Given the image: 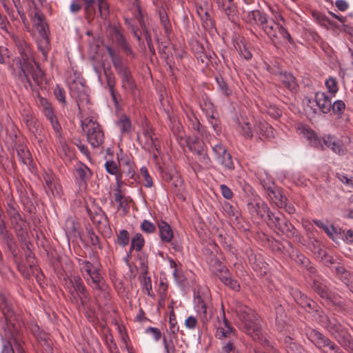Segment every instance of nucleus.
I'll return each mask as SVG.
<instances>
[{
    "label": "nucleus",
    "mask_w": 353,
    "mask_h": 353,
    "mask_svg": "<svg viewBox=\"0 0 353 353\" xmlns=\"http://www.w3.org/2000/svg\"><path fill=\"white\" fill-rule=\"evenodd\" d=\"M227 3L221 11L228 16L230 21H234L237 13L236 7L234 3V0H228Z\"/></svg>",
    "instance_id": "37998d69"
},
{
    "label": "nucleus",
    "mask_w": 353,
    "mask_h": 353,
    "mask_svg": "<svg viewBox=\"0 0 353 353\" xmlns=\"http://www.w3.org/2000/svg\"><path fill=\"white\" fill-rule=\"evenodd\" d=\"M254 132L260 136L270 137L273 135L272 128L265 121H259L254 125Z\"/></svg>",
    "instance_id": "473e14b6"
},
{
    "label": "nucleus",
    "mask_w": 353,
    "mask_h": 353,
    "mask_svg": "<svg viewBox=\"0 0 353 353\" xmlns=\"http://www.w3.org/2000/svg\"><path fill=\"white\" fill-rule=\"evenodd\" d=\"M268 224L279 235H285L288 238H294L297 236L296 228L282 214H270Z\"/></svg>",
    "instance_id": "1a4fd4ad"
},
{
    "label": "nucleus",
    "mask_w": 353,
    "mask_h": 353,
    "mask_svg": "<svg viewBox=\"0 0 353 353\" xmlns=\"http://www.w3.org/2000/svg\"><path fill=\"white\" fill-rule=\"evenodd\" d=\"M70 94L76 101L80 112L85 110L90 104L88 88L81 80H74L69 85Z\"/></svg>",
    "instance_id": "f8f14e48"
},
{
    "label": "nucleus",
    "mask_w": 353,
    "mask_h": 353,
    "mask_svg": "<svg viewBox=\"0 0 353 353\" xmlns=\"http://www.w3.org/2000/svg\"><path fill=\"white\" fill-rule=\"evenodd\" d=\"M77 262L81 273L87 283L94 290L105 292V285L100 272L99 263H91L83 259H78Z\"/></svg>",
    "instance_id": "39448f33"
},
{
    "label": "nucleus",
    "mask_w": 353,
    "mask_h": 353,
    "mask_svg": "<svg viewBox=\"0 0 353 353\" xmlns=\"http://www.w3.org/2000/svg\"><path fill=\"white\" fill-rule=\"evenodd\" d=\"M221 281L230 288L239 291L240 290V285L236 280L232 279L228 270L222 269L221 271V275L219 276Z\"/></svg>",
    "instance_id": "2f4dec72"
},
{
    "label": "nucleus",
    "mask_w": 353,
    "mask_h": 353,
    "mask_svg": "<svg viewBox=\"0 0 353 353\" xmlns=\"http://www.w3.org/2000/svg\"><path fill=\"white\" fill-rule=\"evenodd\" d=\"M190 124L189 127L194 130L195 132L197 133L199 136H201L202 137H207V132L205 130V128L201 125L199 120L195 117H190Z\"/></svg>",
    "instance_id": "79ce46f5"
},
{
    "label": "nucleus",
    "mask_w": 353,
    "mask_h": 353,
    "mask_svg": "<svg viewBox=\"0 0 353 353\" xmlns=\"http://www.w3.org/2000/svg\"><path fill=\"white\" fill-rule=\"evenodd\" d=\"M323 143L325 146L330 148L334 152L339 155L345 154L346 149L341 141L336 140L335 137L331 135H325L323 137Z\"/></svg>",
    "instance_id": "b1692460"
},
{
    "label": "nucleus",
    "mask_w": 353,
    "mask_h": 353,
    "mask_svg": "<svg viewBox=\"0 0 353 353\" xmlns=\"http://www.w3.org/2000/svg\"><path fill=\"white\" fill-rule=\"evenodd\" d=\"M345 109V104L342 100H336L332 104L331 110L334 114L341 115Z\"/></svg>",
    "instance_id": "052dcab7"
},
{
    "label": "nucleus",
    "mask_w": 353,
    "mask_h": 353,
    "mask_svg": "<svg viewBox=\"0 0 353 353\" xmlns=\"http://www.w3.org/2000/svg\"><path fill=\"white\" fill-rule=\"evenodd\" d=\"M263 186L267 190V194L270 200L277 207L283 208L285 205L286 197L283 195L280 189L276 188L271 180L265 182L261 181Z\"/></svg>",
    "instance_id": "2eb2a0df"
},
{
    "label": "nucleus",
    "mask_w": 353,
    "mask_h": 353,
    "mask_svg": "<svg viewBox=\"0 0 353 353\" xmlns=\"http://www.w3.org/2000/svg\"><path fill=\"white\" fill-rule=\"evenodd\" d=\"M228 152L226 148L221 143L215 144L212 146V152L214 155V159L216 161L220 159L225 153Z\"/></svg>",
    "instance_id": "e2e57ef3"
},
{
    "label": "nucleus",
    "mask_w": 353,
    "mask_h": 353,
    "mask_svg": "<svg viewBox=\"0 0 353 353\" xmlns=\"http://www.w3.org/2000/svg\"><path fill=\"white\" fill-rule=\"evenodd\" d=\"M87 212L94 223L103 226L108 225V218L99 206L93 205L87 208Z\"/></svg>",
    "instance_id": "aec40b11"
},
{
    "label": "nucleus",
    "mask_w": 353,
    "mask_h": 353,
    "mask_svg": "<svg viewBox=\"0 0 353 353\" xmlns=\"http://www.w3.org/2000/svg\"><path fill=\"white\" fill-rule=\"evenodd\" d=\"M136 10L139 13V24L141 28V35L137 34L134 31V36L137 37L138 40H139V41L141 39V37H143L144 39L147 41V43H148V48H149L150 52L152 54H154V48L151 44V42H152L151 37L146 29V26H145L144 19H143V14L141 10V7L138 3H136Z\"/></svg>",
    "instance_id": "6ab92c4d"
},
{
    "label": "nucleus",
    "mask_w": 353,
    "mask_h": 353,
    "mask_svg": "<svg viewBox=\"0 0 353 353\" xmlns=\"http://www.w3.org/2000/svg\"><path fill=\"white\" fill-rule=\"evenodd\" d=\"M279 80L283 85L291 92H295L298 88V84L294 76L288 72H281L279 74Z\"/></svg>",
    "instance_id": "bb28decb"
},
{
    "label": "nucleus",
    "mask_w": 353,
    "mask_h": 353,
    "mask_svg": "<svg viewBox=\"0 0 353 353\" xmlns=\"http://www.w3.org/2000/svg\"><path fill=\"white\" fill-rule=\"evenodd\" d=\"M36 103L44 116L54 111L51 103L47 99L42 97L40 94L37 95Z\"/></svg>",
    "instance_id": "4c0bfd02"
},
{
    "label": "nucleus",
    "mask_w": 353,
    "mask_h": 353,
    "mask_svg": "<svg viewBox=\"0 0 353 353\" xmlns=\"http://www.w3.org/2000/svg\"><path fill=\"white\" fill-rule=\"evenodd\" d=\"M19 55L12 59L10 65L13 72H18L22 81H26L32 88L30 75L37 85H41L44 80V73L34 61L30 45L22 38L13 37Z\"/></svg>",
    "instance_id": "f257e3e1"
},
{
    "label": "nucleus",
    "mask_w": 353,
    "mask_h": 353,
    "mask_svg": "<svg viewBox=\"0 0 353 353\" xmlns=\"http://www.w3.org/2000/svg\"><path fill=\"white\" fill-rule=\"evenodd\" d=\"M293 296L295 301L305 310L307 308L312 310L314 307L315 303L300 291H295Z\"/></svg>",
    "instance_id": "7c9ffc66"
},
{
    "label": "nucleus",
    "mask_w": 353,
    "mask_h": 353,
    "mask_svg": "<svg viewBox=\"0 0 353 353\" xmlns=\"http://www.w3.org/2000/svg\"><path fill=\"white\" fill-rule=\"evenodd\" d=\"M74 174L79 185H85L87 181L91 176V171L89 168L83 163L78 164L74 169Z\"/></svg>",
    "instance_id": "412c9836"
},
{
    "label": "nucleus",
    "mask_w": 353,
    "mask_h": 353,
    "mask_svg": "<svg viewBox=\"0 0 353 353\" xmlns=\"http://www.w3.org/2000/svg\"><path fill=\"white\" fill-rule=\"evenodd\" d=\"M0 243L6 245L10 250L15 246L14 236L8 229L6 222L0 223Z\"/></svg>",
    "instance_id": "393cba45"
},
{
    "label": "nucleus",
    "mask_w": 353,
    "mask_h": 353,
    "mask_svg": "<svg viewBox=\"0 0 353 353\" xmlns=\"http://www.w3.org/2000/svg\"><path fill=\"white\" fill-rule=\"evenodd\" d=\"M173 277L175 280V281L179 284V285H184V283H185L186 281V278L183 274V270L181 269V268H177V269H175L174 270H173Z\"/></svg>",
    "instance_id": "338daca9"
},
{
    "label": "nucleus",
    "mask_w": 353,
    "mask_h": 353,
    "mask_svg": "<svg viewBox=\"0 0 353 353\" xmlns=\"http://www.w3.org/2000/svg\"><path fill=\"white\" fill-rule=\"evenodd\" d=\"M0 3H1L6 13L9 16L12 21L17 20L18 18L15 14L14 10L8 3L7 0H0Z\"/></svg>",
    "instance_id": "680f3d73"
},
{
    "label": "nucleus",
    "mask_w": 353,
    "mask_h": 353,
    "mask_svg": "<svg viewBox=\"0 0 353 353\" xmlns=\"http://www.w3.org/2000/svg\"><path fill=\"white\" fill-rule=\"evenodd\" d=\"M251 16L254 21L261 25L262 28L268 23L267 14L259 10L252 11Z\"/></svg>",
    "instance_id": "3c124183"
},
{
    "label": "nucleus",
    "mask_w": 353,
    "mask_h": 353,
    "mask_svg": "<svg viewBox=\"0 0 353 353\" xmlns=\"http://www.w3.org/2000/svg\"><path fill=\"white\" fill-rule=\"evenodd\" d=\"M325 87L328 92L334 97L339 91L337 79L335 77H329L325 81Z\"/></svg>",
    "instance_id": "de8ad7c7"
},
{
    "label": "nucleus",
    "mask_w": 353,
    "mask_h": 353,
    "mask_svg": "<svg viewBox=\"0 0 353 353\" xmlns=\"http://www.w3.org/2000/svg\"><path fill=\"white\" fill-rule=\"evenodd\" d=\"M238 130L246 139H252L254 132L248 119H238Z\"/></svg>",
    "instance_id": "cd10ccee"
},
{
    "label": "nucleus",
    "mask_w": 353,
    "mask_h": 353,
    "mask_svg": "<svg viewBox=\"0 0 353 353\" xmlns=\"http://www.w3.org/2000/svg\"><path fill=\"white\" fill-rule=\"evenodd\" d=\"M42 176L43 187L47 194L49 196H60L62 188L55 174L51 170H45Z\"/></svg>",
    "instance_id": "ddd939ff"
},
{
    "label": "nucleus",
    "mask_w": 353,
    "mask_h": 353,
    "mask_svg": "<svg viewBox=\"0 0 353 353\" xmlns=\"http://www.w3.org/2000/svg\"><path fill=\"white\" fill-rule=\"evenodd\" d=\"M314 290L323 299H330V294L327 291V287L320 283L314 282L313 285Z\"/></svg>",
    "instance_id": "864d4df0"
},
{
    "label": "nucleus",
    "mask_w": 353,
    "mask_h": 353,
    "mask_svg": "<svg viewBox=\"0 0 353 353\" xmlns=\"http://www.w3.org/2000/svg\"><path fill=\"white\" fill-rule=\"evenodd\" d=\"M157 227L161 240L165 243H170L173 239V232L170 225L165 221H157Z\"/></svg>",
    "instance_id": "a878e982"
},
{
    "label": "nucleus",
    "mask_w": 353,
    "mask_h": 353,
    "mask_svg": "<svg viewBox=\"0 0 353 353\" xmlns=\"http://www.w3.org/2000/svg\"><path fill=\"white\" fill-rule=\"evenodd\" d=\"M236 44L240 55L245 60H250L252 57V54L244 41L241 40L240 42L237 43Z\"/></svg>",
    "instance_id": "6e6d98bb"
},
{
    "label": "nucleus",
    "mask_w": 353,
    "mask_h": 353,
    "mask_svg": "<svg viewBox=\"0 0 353 353\" xmlns=\"http://www.w3.org/2000/svg\"><path fill=\"white\" fill-rule=\"evenodd\" d=\"M0 310L8 322L7 327L9 329L6 335V340L2 339L3 345L1 353H15L12 342L14 343L17 349L23 348L20 333L14 323L15 316L12 303L1 292H0Z\"/></svg>",
    "instance_id": "7ed1b4c3"
},
{
    "label": "nucleus",
    "mask_w": 353,
    "mask_h": 353,
    "mask_svg": "<svg viewBox=\"0 0 353 353\" xmlns=\"http://www.w3.org/2000/svg\"><path fill=\"white\" fill-rule=\"evenodd\" d=\"M313 17L315 18L318 23H319L321 26L325 27L327 29L335 26V23L333 21H330L327 18V17L323 13L319 12H314Z\"/></svg>",
    "instance_id": "c03bdc74"
},
{
    "label": "nucleus",
    "mask_w": 353,
    "mask_h": 353,
    "mask_svg": "<svg viewBox=\"0 0 353 353\" xmlns=\"http://www.w3.org/2000/svg\"><path fill=\"white\" fill-rule=\"evenodd\" d=\"M336 273L344 283L349 282L350 273L343 266H337L336 268Z\"/></svg>",
    "instance_id": "bf43d9fd"
},
{
    "label": "nucleus",
    "mask_w": 353,
    "mask_h": 353,
    "mask_svg": "<svg viewBox=\"0 0 353 353\" xmlns=\"http://www.w3.org/2000/svg\"><path fill=\"white\" fill-rule=\"evenodd\" d=\"M303 134L310 140V143L314 147H319L321 145V140L316 137L314 132L307 128H303L301 130Z\"/></svg>",
    "instance_id": "49530a36"
},
{
    "label": "nucleus",
    "mask_w": 353,
    "mask_h": 353,
    "mask_svg": "<svg viewBox=\"0 0 353 353\" xmlns=\"http://www.w3.org/2000/svg\"><path fill=\"white\" fill-rule=\"evenodd\" d=\"M23 121L32 134H36L38 132L39 124L32 114H26L23 115Z\"/></svg>",
    "instance_id": "ea45409f"
},
{
    "label": "nucleus",
    "mask_w": 353,
    "mask_h": 353,
    "mask_svg": "<svg viewBox=\"0 0 353 353\" xmlns=\"http://www.w3.org/2000/svg\"><path fill=\"white\" fill-rule=\"evenodd\" d=\"M12 225L14 230L15 234L22 241H26L28 237V232L26 228V221L22 217L10 221Z\"/></svg>",
    "instance_id": "4be33fe9"
},
{
    "label": "nucleus",
    "mask_w": 353,
    "mask_h": 353,
    "mask_svg": "<svg viewBox=\"0 0 353 353\" xmlns=\"http://www.w3.org/2000/svg\"><path fill=\"white\" fill-rule=\"evenodd\" d=\"M129 241V232L126 230H121L117 235V243L122 247H125Z\"/></svg>",
    "instance_id": "13d9d810"
},
{
    "label": "nucleus",
    "mask_w": 353,
    "mask_h": 353,
    "mask_svg": "<svg viewBox=\"0 0 353 353\" xmlns=\"http://www.w3.org/2000/svg\"><path fill=\"white\" fill-rule=\"evenodd\" d=\"M315 102L321 112L327 114L330 112L332 108V101L325 92H316Z\"/></svg>",
    "instance_id": "5701e85b"
},
{
    "label": "nucleus",
    "mask_w": 353,
    "mask_h": 353,
    "mask_svg": "<svg viewBox=\"0 0 353 353\" xmlns=\"http://www.w3.org/2000/svg\"><path fill=\"white\" fill-rule=\"evenodd\" d=\"M194 307L201 321L205 325L211 319L214 308L208 290H199L194 292Z\"/></svg>",
    "instance_id": "423d86ee"
},
{
    "label": "nucleus",
    "mask_w": 353,
    "mask_h": 353,
    "mask_svg": "<svg viewBox=\"0 0 353 353\" xmlns=\"http://www.w3.org/2000/svg\"><path fill=\"white\" fill-rule=\"evenodd\" d=\"M247 207L250 214L255 219H263L266 215L268 220L269 215L273 214V212L270 210L268 205L262 201L249 202Z\"/></svg>",
    "instance_id": "f3484780"
},
{
    "label": "nucleus",
    "mask_w": 353,
    "mask_h": 353,
    "mask_svg": "<svg viewBox=\"0 0 353 353\" xmlns=\"http://www.w3.org/2000/svg\"><path fill=\"white\" fill-rule=\"evenodd\" d=\"M7 214L10 219V221L21 216L18 210L14 206L12 201L8 202V207L6 209Z\"/></svg>",
    "instance_id": "0e129e2a"
},
{
    "label": "nucleus",
    "mask_w": 353,
    "mask_h": 353,
    "mask_svg": "<svg viewBox=\"0 0 353 353\" xmlns=\"http://www.w3.org/2000/svg\"><path fill=\"white\" fill-rule=\"evenodd\" d=\"M188 148L190 151L196 155L205 150L204 143L200 141L197 138L188 142Z\"/></svg>",
    "instance_id": "8fccbe9b"
},
{
    "label": "nucleus",
    "mask_w": 353,
    "mask_h": 353,
    "mask_svg": "<svg viewBox=\"0 0 353 353\" xmlns=\"http://www.w3.org/2000/svg\"><path fill=\"white\" fill-rule=\"evenodd\" d=\"M285 314L284 310L280 305L276 307V325L277 327V330L280 332H283L285 328Z\"/></svg>",
    "instance_id": "a19ab883"
},
{
    "label": "nucleus",
    "mask_w": 353,
    "mask_h": 353,
    "mask_svg": "<svg viewBox=\"0 0 353 353\" xmlns=\"http://www.w3.org/2000/svg\"><path fill=\"white\" fill-rule=\"evenodd\" d=\"M114 201L119 203V211H121L123 214L128 212L130 209L129 203L119 188L116 190L114 193Z\"/></svg>",
    "instance_id": "e433bc0d"
},
{
    "label": "nucleus",
    "mask_w": 353,
    "mask_h": 353,
    "mask_svg": "<svg viewBox=\"0 0 353 353\" xmlns=\"http://www.w3.org/2000/svg\"><path fill=\"white\" fill-rule=\"evenodd\" d=\"M235 311L239 319L242 321L244 332L250 335L252 339L270 350L263 352L259 348L254 349V353H279L269 341L266 334L263 332V323L258 314L250 307L237 303Z\"/></svg>",
    "instance_id": "f03ea898"
},
{
    "label": "nucleus",
    "mask_w": 353,
    "mask_h": 353,
    "mask_svg": "<svg viewBox=\"0 0 353 353\" xmlns=\"http://www.w3.org/2000/svg\"><path fill=\"white\" fill-rule=\"evenodd\" d=\"M314 319L330 333L346 350L353 352V341L350 339L346 328L334 317H328L323 310H316Z\"/></svg>",
    "instance_id": "20e7f679"
},
{
    "label": "nucleus",
    "mask_w": 353,
    "mask_h": 353,
    "mask_svg": "<svg viewBox=\"0 0 353 353\" xmlns=\"http://www.w3.org/2000/svg\"><path fill=\"white\" fill-rule=\"evenodd\" d=\"M216 161L227 170H233L234 169L232 156L228 152L221 156L220 159H218Z\"/></svg>",
    "instance_id": "a18cd8bd"
},
{
    "label": "nucleus",
    "mask_w": 353,
    "mask_h": 353,
    "mask_svg": "<svg viewBox=\"0 0 353 353\" xmlns=\"http://www.w3.org/2000/svg\"><path fill=\"white\" fill-rule=\"evenodd\" d=\"M263 29L267 35L273 41H279L281 39L291 40L288 32L279 22L272 21L263 26Z\"/></svg>",
    "instance_id": "4468645a"
},
{
    "label": "nucleus",
    "mask_w": 353,
    "mask_h": 353,
    "mask_svg": "<svg viewBox=\"0 0 353 353\" xmlns=\"http://www.w3.org/2000/svg\"><path fill=\"white\" fill-rule=\"evenodd\" d=\"M134 181L136 182L141 183L146 188H151L153 185L152 177L150 176L148 169L143 166L139 170V173L137 175V179L134 177Z\"/></svg>",
    "instance_id": "72a5a7b5"
},
{
    "label": "nucleus",
    "mask_w": 353,
    "mask_h": 353,
    "mask_svg": "<svg viewBox=\"0 0 353 353\" xmlns=\"http://www.w3.org/2000/svg\"><path fill=\"white\" fill-rule=\"evenodd\" d=\"M37 44L38 48L41 50L44 58L46 59L50 48V39L47 34L46 30H43L42 32L39 33Z\"/></svg>",
    "instance_id": "c756f323"
},
{
    "label": "nucleus",
    "mask_w": 353,
    "mask_h": 353,
    "mask_svg": "<svg viewBox=\"0 0 353 353\" xmlns=\"http://www.w3.org/2000/svg\"><path fill=\"white\" fill-rule=\"evenodd\" d=\"M105 75L106 77V82L108 86L110 92L111 94L112 98L113 101H116V97L114 94V85H115V79L114 76L110 73L105 71Z\"/></svg>",
    "instance_id": "4d7b16f0"
},
{
    "label": "nucleus",
    "mask_w": 353,
    "mask_h": 353,
    "mask_svg": "<svg viewBox=\"0 0 353 353\" xmlns=\"http://www.w3.org/2000/svg\"><path fill=\"white\" fill-rule=\"evenodd\" d=\"M216 81L218 85L219 90L225 96L228 97L231 95L232 90L228 86L226 82L224 81L223 78L221 76L216 77Z\"/></svg>",
    "instance_id": "5fc2aeb1"
},
{
    "label": "nucleus",
    "mask_w": 353,
    "mask_h": 353,
    "mask_svg": "<svg viewBox=\"0 0 353 353\" xmlns=\"http://www.w3.org/2000/svg\"><path fill=\"white\" fill-rule=\"evenodd\" d=\"M16 146L17 154L19 160L24 165H29L32 161L31 155L28 149L23 145Z\"/></svg>",
    "instance_id": "f704fd0d"
},
{
    "label": "nucleus",
    "mask_w": 353,
    "mask_h": 353,
    "mask_svg": "<svg viewBox=\"0 0 353 353\" xmlns=\"http://www.w3.org/2000/svg\"><path fill=\"white\" fill-rule=\"evenodd\" d=\"M291 257L299 264L306 266L308 263V259L299 251H293Z\"/></svg>",
    "instance_id": "69168bd1"
},
{
    "label": "nucleus",
    "mask_w": 353,
    "mask_h": 353,
    "mask_svg": "<svg viewBox=\"0 0 353 353\" xmlns=\"http://www.w3.org/2000/svg\"><path fill=\"white\" fill-rule=\"evenodd\" d=\"M134 266L139 272L138 280L140 283L142 290L151 296L152 280L148 272V259L145 254H139L136 259Z\"/></svg>",
    "instance_id": "9b49d317"
},
{
    "label": "nucleus",
    "mask_w": 353,
    "mask_h": 353,
    "mask_svg": "<svg viewBox=\"0 0 353 353\" xmlns=\"http://www.w3.org/2000/svg\"><path fill=\"white\" fill-rule=\"evenodd\" d=\"M45 117L50 121L52 128L54 131L56 137L61 139L62 137V128L54 111L49 113V114L45 115Z\"/></svg>",
    "instance_id": "58836bf2"
},
{
    "label": "nucleus",
    "mask_w": 353,
    "mask_h": 353,
    "mask_svg": "<svg viewBox=\"0 0 353 353\" xmlns=\"http://www.w3.org/2000/svg\"><path fill=\"white\" fill-rule=\"evenodd\" d=\"M305 333L307 339L315 345L316 348L323 350V348L327 347L330 350V352L327 351L326 353H342L340 348L336 345L334 343L331 341L317 330L307 327L305 330Z\"/></svg>",
    "instance_id": "9d476101"
},
{
    "label": "nucleus",
    "mask_w": 353,
    "mask_h": 353,
    "mask_svg": "<svg viewBox=\"0 0 353 353\" xmlns=\"http://www.w3.org/2000/svg\"><path fill=\"white\" fill-rule=\"evenodd\" d=\"M222 317L221 320H218V325L216 332V336L219 340H223L225 339H232L236 338L235 329L232 327L225 318L224 310H222L221 314Z\"/></svg>",
    "instance_id": "dca6fc26"
},
{
    "label": "nucleus",
    "mask_w": 353,
    "mask_h": 353,
    "mask_svg": "<svg viewBox=\"0 0 353 353\" xmlns=\"http://www.w3.org/2000/svg\"><path fill=\"white\" fill-rule=\"evenodd\" d=\"M199 161L207 168L212 166V161L207 154L206 150L197 154Z\"/></svg>",
    "instance_id": "774afa93"
},
{
    "label": "nucleus",
    "mask_w": 353,
    "mask_h": 353,
    "mask_svg": "<svg viewBox=\"0 0 353 353\" xmlns=\"http://www.w3.org/2000/svg\"><path fill=\"white\" fill-rule=\"evenodd\" d=\"M81 126L86 132L87 140L93 148H103L105 135L100 124L94 117H87L81 121Z\"/></svg>",
    "instance_id": "0eeeda50"
},
{
    "label": "nucleus",
    "mask_w": 353,
    "mask_h": 353,
    "mask_svg": "<svg viewBox=\"0 0 353 353\" xmlns=\"http://www.w3.org/2000/svg\"><path fill=\"white\" fill-rule=\"evenodd\" d=\"M74 291L70 297L72 302L79 304V302L81 305H84L85 300L88 296L86 292L85 286L84 285L82 279L79 276H73Z\"/></svg>",
    "instance_id": "a211bd4d"
},
{
    "label": "nucleus",
    "mask_w": 353,
    "mask_h": 353,
    "mask_svg": "<svg viewBox=\"0 0 353 353\" xmlns=\"http://www.w3.org/2000/svg\"><path fill=\"white\" fill-rule=\"evenodd\" d=\"M120 75L122 79L123 85L130 88L132 85V74L128 68H122L120 70Z\"/></svg>",
    "instance_id": "603ef678"
},
{
    "label": "nucleus",
    "mask_w": 353,
    "mask_h": 353,
    "mask_svg": "<svg viewBox=\"0 0 353 353\" xmlns=\"http://www.w3.org/2000/svg\"><path fill=\"white\" fill-rule=\"evenodd\" d=\"M122 133H128L131 129V121L126 115L121 116L119 120L117 123Z\"/></svg>",
    "instance_id": "09e8293b"
},
{
    "label": "nucleus",
    "mask_w": 353,
    "mask_h": 353,
    "mask_svg": "<svg viewBox=\"0 0 353 353\" xmlns=\"http://www.w3.org/2000/svg\"><path fill=\"white\" fill-rule=\"evenodd\" d=\"M45 17L43 13L39 10H37L34 15L31 17V21L38 29V32H42L43 30H46L48 25L44 21Z\"/></svg>",
    "instance_id": "c9c22d12"
},
{
    "label": "nucleus",
    "mask_w": 353,
    "mask_h": 353,
    "mask_svg": "<svg viewBox=\"0 0 353 353\" xmlns=\"http://www.w3.org/2000/svg\"><path fill=\"white\" fill-rule=\"evenodd\" d=\"M152 128L148 121L144 119L142 122V130L137 132V141L145 150L151 152L154 159L159 154V141L152 134Z\"/></svg>",
    "instance_id": "6e6552de"
},
{
    "label": "nucleus",
    "mask_w": 353,
    "mask_h": 353,
    "mask_svg": "<svg viewBox=\"0 0 353 353\" xmlns=\"http://www.w3.org/2000/svg\"><path fill=\"white\" fill-rule=\"evenodd\" d=\"M314 224L319 228H322L325 233L334 241H336L340 234V229L333 225H327L321 220H314Z\"/></svg>",
    "instance_id": "c85d7f7f"
}]
</instances>
